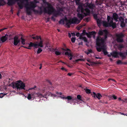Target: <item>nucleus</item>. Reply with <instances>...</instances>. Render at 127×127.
Listing matches in <instances>:
<instances>
[{
	"label": "nucleus",
	"instance_id": "1",
	"mask_svg": "<svg viewBox=\"0 0 127 127\" xmlns=\"http://www.w3.org/2000/svg\"><path fill=\"white\" fill-rule=\"evenodd\" d=\"M112 17H111L109 16H107V22L104 21L103 22V25L104 27H112L113 29L116 28V23L113 22V20L114 19L116 22L117 21L119 16L117 13H114L113 14Z\"/></svg>",
	"mask_w": 127,
	"mask_h": 127
},
{
	"label": "nucleus",
	"instance_id": "2",
	"mask_svg": "<svg viewBox=\"0 0 127 127\" xmlns=\"http://www.w3.org/2000/svg\"><path fill=\"white\" fill-rule=\"evenodd\" d=\"M96 49L98 52L101 50L104 55H107L108 53L107 51V47L104 44V40L101 37L98 36L96 39Z\"/></svg>",
	"mask_w": 127,
	"mask_h": 127
},
{
	"label": "nucleus",
	"instance_id": "3",
	"mask_svg": "<svg viewBox=\"0 0 127 127\" xmlns=\"http://www.w3.org/2000/svg\"><path fill=\"white\" fill-rule=\"evenodd\" d=\"M27 2L25 6L26 8V12L28 15H30L31 14V10L36 7V3L39 2L37 0H33V1H31L30 3H29L28 1Z\"/></svg>",
	"mask_w": 127,
	"mask_h": 127
},
{
	"label": "nucleus",
	"instance_id": "4",
	"mask_svg": "<svg viewBox=\"0 0 127 127\" xmlns=\"http://www.w3.org/2000/svg\"><path fill=\"white\" fill-rule=\"evenodd\" d=\"M48 10L45 8H44L43 12L45 13H47L50 15L53 14V16L55 17H57L59 14V12L56 11L54 7L51 5H48L47 7Z\"/></svg>",
	"mask_w": 127,
	"mask_h": 127
},
{
	"label": "nucleus",
	"instance_id": "5",
	"mask_svg": "<svg viewBox=\"0 0 127 127\" xmlns=\"http://www.w3.org/2000/svg\"><path fill=\"white\" fill-rule=\"evenodd\" d=\"M7 4L11 6L14 4L16 2L20 1V2H18L17 4L20 9H23V7L24 1H28L29 0H7Z\"/></svg>",
	"mask_w": 127,
	"mask_h": 127
},
{
	"label": "nucleus",
	"instance_id": "6",
	"mask_svg": "<svg viewBox=\"0 0 127 127\" xmlns=\"http://www.w3.org/2000/svg\"><path fill=\"white\" fill-rule=\"evenodd\" d=\"M64 20L65 21L66 23V25L67 26L66 27L67 28L70 27V25L72 24H78L79 22H78V20L75 17L68 19L66 18L64 19Z\"/></svg>",
	"mask_w": 127,
	"mask_h": 127
},
{
	"label": "nucleus",
	"instance_id": "7",
	"mask_svg": "<svg viewBox=\"0 0 127 127\" xmlns=\"http://www.w3.org/2000/svg\"><path fill=\"white\" fill-rule=\"evenodd\" d=\"M13 88H16L17 89L25 90V84L21 80L17 81L16 82L12 83Z\"/></svg>",
	"mask_w": 127,
	"mask_h": 127
},
{
	"label": "nucleus",
	"instance_id": "8",
	"mask_svg": "<svg viewBox=\"0 0 127 127\" xmlns=\"http://www.w3.org/2000/svg\"><path fill=\"white\" fill-rule=\"evenodd\" d=\"M125 53H123L121 52H118L116 51H114L111 53V54L113 57L114 58H117L118 57V55H119L121 57L122 59H125L126 57V56L125 54Z\"/></svg>",
	"mask_w": 127,
	"mask_h": 127
},
{
	"label": "nucleus",
	"instance_id": "9",
	"mask_svg": "<svg viewBox=\"0 0 127 127\" xmlns=\"http://www.w3.org/2000/svg\"><path fill=\"white\" fill-rule=\"evenodd\" d=\"M27 98L29 100H30L32 98L34 99L35 97H39L40 98L43 97V95L40 93H32L31 94H28Z\"/></svg>",
	"mask_w": 127,
	"mask_h": 127
},
{
	"label": "nucleus",
	"instance_id": "10",
	"mask_svg": "<svg viewBox=\"0 0 127 127\" xmlns=\"http://www.w3.org/2000/svg\"><path fill=\"white\" fill-rule=\"evenodd\" d=\"M43 41L42 40L40 41L39 43L38 42H36L35 43L30 42L29 44V47L30 48L33 47H34V48H37L38 47H43Z\"/></svg>",
	"mask_w": 127,
	"mask_h": 127
},
{
	"label": "nucleus",
	"instance_id": "11",
	"mask_svg": "<svg viewBox=\"0 0 127 127\" xmlns=\"http://www.w3.org/2000/svg\"><path fill=\"white\" fill-rule=\"evenodd\" d=\"M60 97L63 99H67L68 102L70 104L72 103L73 101L76 99L75 98H73L72 97L70 96H68L66 97L60 96Z\"/></svg>",
	"mask_w": 127,
	"mask_h": 127
},
{
	"label": "nucleus",
	"instance_id": "12",
	"mask_svg": "<svg viewBox=\"0 0 127 127\" xmlns=\"http://www.w3.org/2000/svg\"><path fill=\"white\" fill-rule=\"evenodd\" d=\"M117 41L118 42H122L123 40L122 38L124 35L122 34H119L116 35Z\"/></svg>",
	"mask_w": 127,
	"mask_h": 127
},
{
	"label": "nucleus",
	"instance_id": "13",
	"mask_svg": "<svg viewBox=\"0 0 127 127\" xmlns=\"http://www.w3.org/2000/svg\"><path fill=\"white\" fill-rule=\"evenodd\" d=\"M91 94L94 98H95L96 97L98 99H100L101 97L102 96L99 93L96 94L95 93L93 92Z\"/></svg>",
	"mask_w": 127,
	"mask_h": 127
},
{
	"label": "nucleus",
	"instance_id": "14",
	"mask_svg": "<svg viewBox=\"0 0 127 127\" xmlns=\"http://www.w3.org/2000/svg\"><path fill=\"white\" fill-rule=\"evenodd\" d=\"M14 44L15 46L17 45L20 41L18 37L16 36L14 37Z\"/></svg>",
	"mask_w": 127,
	"mask_h": 127
},
{
	"label": "nucleus",
	"instance_id": "15",
	"mask_svg": "<svg viewBox=\"0 0 127 127\" xmlns=\"http://www.w3.org/2000/svg\"><path fill=\"white\" fill-rule=\"evenodd\" d=\"M86 6L88 7L90 9L93 10L94 7H95V6L94 4L92 3H89L88 2L86 3Z\"/></svg>",
	"mask_w": 127,
	"mask_h": 127
},
{
	"label": "nucleus",
	"instance_id": "16",
	"mask_svg": "<svg viewBox=\"0 0 127 127\" xmlns=\"http://www.w3.org/2000/svg\"><path fill=\"white\" fill-rule=\"evenodd\" d=\"M64 54L66 55H67L68 56V58L70 60H71L72 59V57L73 56L71 52H68L67 51Z\"/></svg>",
	"mask_w": 127,
	"mask_h": 127
},
{
	"label": "nucleus",
	"instance_id": "17",
	"mask_svg": "<svg viewBox=\"0 0 127 127\" xmlns=\"http://www.w3.org/2000/svg\"><path fill=\"white\" fill-rule=\"evenodd\" d=\"M94 34H96V32L95 31H92L89 32V33H86V35L89 38H90L91 37V36L92 35Z\"/></svg>",
	"mask_w": 127,
	"mask_h": 127
},
{
	"label": "nucleus",
	"instance_id": "18",
	"mask_svg": "<svg viewBox=\"0 0 127 127\" xmlns=\"http://www.w3.org/2000/svg\"><path fill=\"white\" fill-rule=\"evenodd\" d=\"M8 36V35L6 34L4 36H2L1 38V41L2 42H4L5 41L7 40Z\"/></svg>",
	"mask_w": 127,
	"mask_h": 127
},
{
	"label": "nucleus",
	"instance_id": "19",
	"mask_svg": "<svg viewBox=\"0 0 127 127\" xmlns=\"http://www.w3.org/2000/svg\"><path fill=\"white\" fill-rule=\"evenodd\" d=\"M32 10V11L35 13V14H38L39 13L40 14H41L43 13V11L41 9L39 11L38 10H35L34 9H33Z\"/></svg>",
	"mask_w": 127,
	"mask_h": 127
},
{
	"label": "nucleus",
	"instance_id": "20",
	"mask_svg": "<svg viewBox=\"0 0 127 127\" xmlns=\"http://www.w3.org/2000/svg\"><path fill=\"white\" fill-rule=\"evenodd\" d=\"M103 31L104 32L105 34L104 35V38H102L104 40V41L106 39H107V35L108 33V31L106 30H103ZM102 38V37H101ZM104 44H105V43H104Z\"/></svg>",
	"mask_w": 127,
	"mask_h": 127
},
{
	"label": "nucleus",
	"instance_id": "21",
	"mask_svg": "<svg viewBox=\"0 0 127 127\" xmlns=\"http://www.w3.org/2000/svg\"><path fill=\"white\" fill-rule=\"evenodd\" d=\"M85 10L86 12V13H84V14H85V15L87 16L90 15V11L89 9L86 8L85 9Z\"/></svg>",
	"mask_w": 127,
	"mask_h": 127
},
{
	"label": "nucleus",
	"instance_id": "22",
	"mask_svg": "<svg viewBox=\"0 0 127 127\" xmlns=\"http://www.w3.org/2000/svg\"><path fill=\"white\" fill-rule=\"evenodd\" d=\"M77 16L80 20H81L84 17V15L82 14H80L79 13L77 14Z\"/></svg>",
	"mask_w": 127,
	"mask_h": 127
},
{
	"label": "nucleus",
	"instance_id": "23",
	"mask_svg": "<svg viewBox=\"0 0 127 127\" xmlns=\"http://www.w3.org/2000/svg\"><path fill=\"white\" fill-rule=\"evenodd\" d=\"M118 47L119 50L121 51L122 49L124 48V46L123 44H120L118 46Z\"/></svg>",
	"mask_w": 127,
	"mask_h": 127
},
{
	"label": "nucleus",
	"instance_id": "24",
	"mask_svg": "<svg viewBox=\"0 0 127 127\" xmlns=\"http://www.w3.org/2000/svg\"><path fill=\"white\" fill-rule=\"evenodd\" d=\"M5 3V2L4 0H0V6H3Z\"/></svg>",
	"mask_w": 127,
	"mask_h": 127
},
{
	"label": "nucleus",
	"instance_id": "25",
	"mask_svg": "<svg viewBox=\"0 0 127 127\" xmlns=\"http://www.w3.org/2000/svg\"><path fill=\"white\" fill-rule=\"evenodd\" d=\"M83 7L82 5H79L78 7L77 11L78 12H79L80 11L81 9Z\"/></svg>",
	"mask_w": 127,
	"mask_h": 127
},
{
	"label": "nucleus",
	"instance_id": "26",
	"mask_svg": "<svg viewBox=\"0 0 127 127\" xmlns=\"http://www.w3.org/2000/svg\"><path fill=\"white\" fill-rule=\"evenodd\" d=\"M96 20L98 26H100L101 24V20L99 19H97Z\"/></svg>",
	"mask_w": 127,
	"mask_h": 127
},
{
	"label": "nucleus",
	"instance_id": "27",
	"mask_svg": "<svg viewBox=\"0 0 127 127\" xmlns=\"http://www.w3.org/2000/svg\"><path fill=\"white\" fill-rule=\"evenodd\" d=\"M21 42L22 44L23 45H25V39H24L22 37L21 38Z\"/></svg>",
	"mask_w": 127,
	"mask_h": 127
},
{
	"label": "nucleus",
	"instance_id": "28",
	"mask_svg": "<svg viewBox=\"0 0 127 127\" xmlns=\"http://www.w3.org/2000/svg\"><path fill=\"white\" fill-rule=\"evenodd\" d=\"M77 98L78 100L82 101V98L81 96L79 95H77Z\"/></svg>",
	"mask_w": 127,
	"mask_h": 127
},
{
	"label": "nucleus",
	"instance_id": "29",
	"mask_svg": "<svg viewBox=\"0 0 127 127\" xmlns=\"http://www.w3.org/2000/svg\"><path fill=\"white\" fill-rule=\"evenodd\" d=\"M103 32L104 33V32L103 31L99 30L98 32V34L100 35H102L103 34Z\"/></svg>",
	"mask_w": 127,
	"mask_h": 127
},
{
	"label": "nucleus",
	"instance_id": "30",
	"mask_svg": "<svg viewBox=\"0 0 127 127\" xmlns=\"http://www.w3.org/2000/svg\"><path fill=\"white\" fill-rule=\"evenodd\" d=\"M117 64H123V63L121 60H119L117 61Z\"/></svg>",
	"mask_w": 127,
	"mask_h": 127
},
{
	"label": "nucleus",
	"instance_id": "31",
	"mask_svg": "<svg viewBox=\"0 0 127 127\" xmlns=\"http://www.w3.org/2000/svg\"><path fill=\"white\" fill-rule=\"evenodd\" d=\"M125 26V24L124 22V21L121 22V26L122 27H124Z\"/></svg>",
	"mask_w": 127,
	"mask_h": 127
},
{
	"label": "nucleus",
	"instance_id": "32",
	"mask_svg": "<svg viewBox=\"0 0 127 127\" xmlns=\"http://www.w3.org/2000/svg\"><path fill=\"white\" fill-rule=\"evenodd\" d=\"M42 51V50L40 48H39L38 49L37 51V54H39L41 53Z\"/></svg>",
	"mask_w": 127,
	"mask_h": 127
},
{
	"label": "nucleus",
	"instance_id": "33",
	"mask_svg": "<svg viewBox=\"0 0 127 127\" xmlns=\"http://www.w3.org/2000/svg\"><path fill=\"white\" fill-rule=\"evenodd\" d=\"M85 90V91L87 93V94H90L91 93V90L88 89H86V90Z\"/></svg>",
	"mask_w": 127,
	"mask_h": 127
},
{
	"label": "nucleus",
	"instance_id": "34",
	"mask_svg": "<svg viewBox=\"0 0 127 127\" xmlns=\"http://www.w3.org/2000/svg\"><path fill=\"white\" fill-rule=\"evenodd\" d=\"M119 20L121 22L124 21V18L122 17H120L119 18Z\"/></svg>",
	"mask_w": 127,
	"mask_h": 127
},
{
	"label": "nucleus",
	"instance_id": "35",
	"mask_svg": "<svg viewBox=\"0 0 127 127\" xmlns=\"http://www.w3.org/2000/svg\"><path fill=\"white\" fill-rule=\"evenodd\" d=\"M6 94H3V93H0V98H2L4 96L6 95Z\"/></svg>",
	"mask_w": 127,
	"mask_h": 127
},
{
	"label": "nucleus",
	"instance_id": "36",
	"mask_svg": "<svg viewBox=\"0 0 127 127\" xmlns=\"http://www.w3.org/2000/svg\"><path fill=\"white\" fill-rule=\"evenodd\" d=\"M59 23L60 24H64V21L63 19H61L59 21Z\"/></svg>",
	"mask_w": 127,
	"mask_h": 127
},
{
	"label": "nucleus",
	"instance_id": "37",
	"mask_svg": "<svg viewBox=\"0 0 127 127\" xmlns=\"http://www.w3.org/2000/svg\"><path fill=\"white\" fill-rule=\"evenodd\" d=\"M55 54L57 55H59L61 54V53L57 51H56L55 52Z\"/></svg>",
	"mask_w": 127,
	"mask_h": 127
},
{
	"label": "nucleus",
	"instance_id": "38",
	"mask_svg": "<svg viewBox=\"0 0 127 127\" xmlns=\"http://www.w3.org/2000/svg\"><path fill=\"white\" fill-rule=\"evenodd\" d=\"M75 37H72L71 39V41L72 43H74L75 42Z\"/></svg>",
	"mask_w": 127,
	"mask_h": 127
},
{
	"label": "nucleus",
	"instance_id": "39",
	"mask_svg": "<svg viewBox=\"0 0 127 127\" xmlns=\"http://www.w3.org/2000/svg\"><path fill=\"white\" fill-rule=\"evenodd\" d=\"M93 16H94V18L96 20L97 19H98V18H97V15L96 14H94Z\"/></svg>",
	"mask_w": 127,
	"mask_h": 127
},
{
	"label": "nucleus",
	"instance_id": "40",
	"mask_svg": "<svg viewBox=\"0 0 127 127\" xmlns=\"http://www.w3.org/2000/svg\"><path fill=\"white\" fill-rule=\"evenodd\" d=\"M63 50L64 51H69L70 52H71V50L70 49H69L68 48H67L66 49H64L63 48Z\"/></svg>",
	"mask_w": 127,
	"mask_h": 127
},
{
	"label": "nucleus",
	"instance_id": "41",
	"mask_svg": "<svg viewBox=\"0 0 127 127\" xmlns=\"http://www.w3.org/2000/svg\"><path fill=\"white\" fill-rule=\"evenodd\" d=\"M36 40H38L39 39H40V41L42 40H41V37L40 36H36Z\"/></svg>",
	"mask_w": 127,
	"mask_h": 127
},
{
	"label": "nucleus",
	"instance_id": "42",
	"mask_svg": "<svg viewBox=\"0 0 127 127\" xmlns=\"http://www.w3.org/2000/svg\"><path fill=\"white\" fill-rule=\"evenodd\" d=\"M85 11V9H84L83 8H82V9H81L80 11H81V12L82 13H84H84H85L84 12V11Z\"/></svg>",
	"mask_w": 127,
	"mask_h": 127
},
{
	"label": "nucleus",
	"instance_id": "43",
	"mask_svg": "<svg viewBox=\"0 0 127 127\" xmlns=\"http://www.w3.org/2000/svg\"><path fill=\"white\" fill-rule=\"evenodd\" d=\"M96 2L98 5H101V2L99 1L98 0H96Z\"/></svg>",
	"mask_w": 127,
	"mask_h": 127
},
{
	"label": "nucleus",
	"instance_id": "44",
	"mask_svg": "<svg viewBox=\"0 0 127 127\" xmlns=\"http://www.w3.org/2000/svg\"><path fill=\"white\" fill-rule=\"evenodd\" d=\"M90 20L89 17H88L85 19V21L86 22H88Z\"/></svg>",
	"mask_w": 127,
	"mask_h": 127
},
{
	"label": "nucleus",
	"instance_id": "45",
	"mask_svg": "<svg viewBox=\"0 0 127 127\" xmlns=\"http://www.w3.org/2000/svg\"><path fill=\"white\" fill-rule=\"evenodd\" d=\"M87 33L86 32V31L85 30H84L83 31L82 34L83 35H85V34L86 35V33Z\"/></svg>",
	"mask_w": 127,
	"mask_h": 127
},
{
	"label": "nucleus",
	"instance_id": "46",
	"mask_svg": "<svg viewBox=\"0 0 127 127\" xmlns=\"http://www.w3.org/2000/svg\"><path fill=\"white\" fill-rule=\"evenodd\" d=\"M83 40H84V41L86 42H87V38L85 37H84V38H83Z\"/></svg>",
	"mask_w": 127,
	"mask_h": 127
},
{
	"label": "nucleus",
	"instance_id": "47",
	"mask_svg": "<svg viewBox=\"0 0 127 127\" xmlns=\"http://www.w3.org/2000/svg\"><path fill=\"white\" fill-rule=\"evenodd\" d=\"M51 19L52 20H53L54 21H55V19L54 18V16H53L51 17Z\"/></svg>",
	"mask_w": 127,
	"mask_h": 127
},
{
	"label": "nucleus",
	"instance_id": "48",
	"mask_svg": "<svg viewBox=\"0 0 127 127\" xmlns=\"http://www.w3.org/2000/svg\"><path fill=\"white\" fill-rule=\"evenodd\" d=\"M73 73H68L67 74V75L70 76H71L72 75H73Z\"/></svg>",
	"mask_w": 127,
	"mask_h": 127
},
{
	"label": "nucleus",
	"instance_id": "49",
	"mask_svg": "<svg viewBox=\"0 0 127 127\" xmlns=\"http://www.w3.org/2000/svg\"><path fill=\"white\" fill-rule=\"evenodd\" d=\"M112 97H113V98H114V99H116L117 98V97L115 95H113Z\"/></svg>",
	"mask_w": 127,
	"mask_h": 127
},
{
	"label": "nucleus",
	"instance_id": "50",
	"mask_svg": "<svg viewBox=\"0 0 127 127\" xmlns=\"http://www.w3.org/2000/svg\"><path fill=\"white\" fill-rule=\"evenodd\" d=\"M82 36H83L81 34L80 35V36H79V39H83V38L84 37H83Z\"/></svg>",
	"mask_w": 127,
	"mask_h": 127
},
{
	"label": "nucleus",
	"instance_id": "51",
	"mask_svg": "<svg viewBox=\"0 0 127 127\" xmlns=\"http://www.w3.org/2000/svg\"><path fill=\"white\" fill-rule=\"evenodd\" d=\"M36 86H35L34 87L31 88H30L29 89V91L30 90H32V89H34V88H36Z\"/></svg>",
	"mask_w": 127,
	"mask_h": 127
},
{
	"label": "nucleus",
	"instance_id": "52",
	"mask_svg": "<svg viewBox=\"0 0 127 127\" xmlns=\"http://www.w3.org/2000/svg\"><path fill=\"white\" fill-rule=\"evenodd\" d=\"M7 29V28H4L3 29H0V32L3 31L4 30H6Z\"/></svg>",
	"mask_w": 127,
	"mask_h": 127
},
{
	"label": "nucleus",
	"instance_id": "53",
	"mask_svg": "<svg viewBox=\"0 0 127 127\" xmlns=\"http://www.w3.org/2000/svg\"><path fill=\"white\" fill-rule=\"evenodd\" d=\"M88 51L90 53H92L93 52L92 50L91 49H89L88 50Z\"/></svg>",
	"mask_w": 127,
	"mask_h": 127
},
{
	"label": "nucleus",
	"instance_id": "54",
	"mask_svg": "<svg viewBox=\"0 0 127 127\" xmlns=\"http://www.w3.org/2000/svg\"><path fill=\"white\" fill-rule=\"evenodd\" d=\"M61 69L62 70H64L66 71H67V70L66 69H65L63 67H62L61 68Z\"/></svg>",
	"mask_w": 127,
	"mask_h": 127
},
{
	"label": "nucleus",
	"instance_id": "55",
	"mask_svg": "<svg viewBox=\"0 0 127 127\" xmlns=\"http://www.w3.org/2000/svg\"><path fill=\"white\" fill-rule=\"evenodd\" d=\"M22 47H24L25 48L27 49H31V48H30L29 47H27L24 46H22Z\"/></svg>",
	"mask_w": 127,
	"mask_h": 127
},
{
	"label": "nucleus",
	"instance_id": "56",
	"mask_svg": "<svg viewBox=\"0 0 127 127\" xmlns=\"http://www.w3.org/2000/svg\"><path fill=\"white\" fill-rule=\"evenodd\" d=\"M75 0L76 2V4H77L79 3V1L80 0Z\"/></svg>",
	"mask_w": 127,
	"mask_h": 127
},
{
	"label": "nucleus",
	"instance_id": "57",
	"mask_svg": "<svg viewBox=\"0 0 127 127\" xmlns=\"http://www.w3.org/2000/svg\"><path fill=\"white\" fill-rule=\"evenodd\" d=\"M127 99L126 98L124 99V100H122V101L124 102H125L127 101Z\"/></svg>",
	"mask_w": 127,
	"mask_h": 127
},
{
	"label": "nucleus",
	"instance_id": "58",
	"mask_svg": "<svg viewBox=\"0 0 127 127\" xmlns=\"http://www.w3.org/2000/svg\"><path fill=\"white\" fill-rule=\"evenodd\" d=\"M76 35L78 37L80 36V33L79 32H77L76 34Z\"/></svg>",
	"mask_w": 127,
	"mask_h": 127
},
{
	"label": "nucleus",
	"instance_id": "59",
	"mask_svg": "<svg viewBox=\"0 0 127 127\" xmlns=\"http://www.w3.org/2000/svg\"><path fill=\"white\" fill-rule=\"evenodd\" d=\"M112 80L114 82H116L115 80L114 79H108V81H109L110 80Z\"/></svg>",
	"mask_w": 127,
	"mask_h": 127
},
{
	"label": "nucleus",
	"instance_id": "60",
	"mask_svg": "<svg viewBox=\"0 0 127 127\" xmlns=\"http://www.w3.org/2000/svg\"><path fill=\"white\" fill-rule=\"evenodd\" d=\"M79 45H83V42H81L79 43L78 44Z\"/></svg>",
	"mask_w": 127,
	"mask_h": 127
},
{
	"label": "nucleus",
	"instance_id": "61",
	"mask_svg": "<svg viewBox=\"0 0 127 127\" xmlns=\"http://www.w3.org/2000/svg\"><path fill=\"white\" fill-rule=\"evenodd\" d=\"M56 94L58 95H62V93L61 92L59 93L58 92H56Z\"/></svg>",
	"mask_w": 127,
	"mask_h": 127
},
{
	"label": "nucleus",
	"instance_id": "62",
	"mask_svg": "<svg viewBox=\"0 0 127 127\" xmlns=\"http://www.w3.org/2000/svg\"><path fill=\"white\" fill-rule=\"evenodd\" d=\"M32 38L34 39H36V36H32Z\"/></svg>",
	"mask_w": 127,
	"mask_h": 127
},
{
	"label": "nucleus",
	"instance_id": "63",
	"mask_svg": "<svg viewBox=\"0 0 127 127\" xmlns=\"http://www.w3.org/2000/svg\"><path fill=\"white\" fill-rule=\"evenodd\" d=\"M47 82L48 83H49L51 85V83L50 82V81L49 80H47Z\"/></svg>",
	"mask_w": 127,
	"mask_h": 127
},
{
	"label": "nucleus",
	"instance_id": "64",
	"mask_svg": "<svg viewBox=\"0 0 127 127\" xmlns=\"http://www.w3.org/2000/svg\"><path fill=\"white\" fill-rule=\"evenodd\" d=\"M80 60H80V59H79L76 60L75 61L76 62H78L79 61H80Z\"/></svg>",
	"mask_w": 127,
	"mask_h": 127
}]
</instances>
